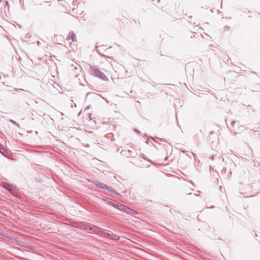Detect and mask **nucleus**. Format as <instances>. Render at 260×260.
<instances>
[{
    "label": "nucleus",
    "mask_w": 260,
    "mask_h": 260,
    "mask_svg": "<svg viewBox=\"0 0 260 260\" xmlns=\"http://www.w3.org/2000/svg\"><path fill=\"white\" fill-rule=\"evenodd\" d=\"M164 142L163 145H166V144H165L166 143H165V142ZM168 143V142H167V143Z\"/></svg>",
    "instance_id": "b1692460"
},
{
    "label": "nucleus",
    "mask_w": 260,
    "mask_h": 260,
    "mask_svg": "<svg viewBox=\"0 0 260 260\" xmlns=\"http://www.w3.org/2000/svg\"><path fill=\"white\" fill-rule=\"evenodd\" d=\"M109 199L108 198H102V201L107 204V202L109 201Z\"/></svg>",
    "instance_id": "2eb2a0df"
},
{
    "label": "nucleus",
    "mask_w": 260,
    "mask_h": 260,
    "mask_svg": "<svg viewBox=\"0 0 260 260\" xmlns=\"http://www.w3.org/2000/svg\"><path fill=\"white\" fill-rule=\"evenodd\" d=\"M4 187L6 188L9 192L12 194H15L17 192V188L14 186L12 184H11L8 182L4 183Z\"/></svg>",
    "instance_id": "20e7f679"
},
{
    "label": "nucleus",
    "mask_w": 260,
    "mask_h": 260,
    "mask_svg": "<svg viewBox=\"0 0 260 260\" xmlns=\"http://www.w3.org/2000/svg\"><path fill=\"white\" fill-rule=\"evenodd\" d=\"M89 72L90 75L98 77L103 81H107L108 80L106 75L95 66L92 67L90 66Z\"/></svg>",
    "instance_id": "f03ea898"
},
{
    "label": "nucleus",
    "mask_w": 260,
    "mask_h": 260,
    "mask_svg": "<svg viewBox=\"0 0 260 260\" xmlns=\"http://www.w3.org/2000/svg\"><path fill=\"white\" fill-rule=\"evenodd\" d=\"M68 38L69 40H71L72 42H74L76 40V35L73 31H70L68 35Z\"/></svg>",
    "instance_id": "6e6552de"
},
{
    "label": "nucleus",
    "mask_w": 260,
    "mask_h": 260,
    "mask_svg": "<svg viewBox=\"0 0 260 260\" xmlns=\"http://www.w3.org/2000/svg\"><path fill=\"white\" fill-rule=\"evenodd\" d=\"M211 157H212V159H213V158H214V155H212V156H211Z\"/></svg>",
    "instance_id": "c85d7f7f"
},
{
    "label": "nucleus",
    "mask_w": 260,
    "mask_h": 260,
    "mask_svg": "<svg viewBox=\"0 0 260 260\" xmlns=\"http://www.w3.org/2000/svg\"><path fill=\"white\" fill-rule=\"evenodd\" d=\"M149 138L150 139H152L153 141H154L155 142H156L157 143H160V142H164L165 143H167V141H165V140L161 139V138H159L156 137H152L151 136H149Z\"/></svg>",
    "instance_id": "1a4fd4ad"
},
{
    "label": "nucleus",
    "mask_w": 260,
    "mask_h": 260,
    "mask_svg": "<svg viewBox=\"0 0 260 260\" xmlns=\"http://www.w3.org/2000/svg\"><path fill=\"white\" fill-rule=\"evenodd\" d=\"M133 130H134V131L136 132L137 134H140V131L139 129L136 128H134Z\"/></svg>",
    "instance_id": "dca6fc26"
},
{
    "label": "nucleus",
    "mask_w": 260,
    "mask_h": 260,
    "mask_svg": "<svg viewBox=\"0 0 260 260\" xmlns=\"http://www.w3.org/2000/svg\"><path fill=\"white\" fill-rule=\"evenodd\" d=\"M146 144H148V140L146 141Z\"/></svg>",
    "instance_id": "cd10ccee"
},
{
    "label": "nucleus",
    "mask_w": 260,
    "mask_h": 260,
    "mask_svg": "<svg viewBox=\"0 0 260 260\" xmlns=\"http://www.w3.org/2000/svg\"><path fill=\"white\" fill-rule=\"evenodd\" d=\"M119 210L123 211L127 213V212H128V210H129V208L120 203Z\"/></svg>",
    "instance_id": "0eeeda50"
},
{
    "label": "nucleus",
    "mask_w": 260,
    "mask_h": 260,
    "mask_svg": "<svg viewBox=\"0 0 260 260\" xmlns=\"http://www.w3.org/2000/svg\"><path fill=\"white\" fill-rule=\"evenodd\" d=\"M127 213L132 215H135L137 214V212L134 210V209L129 208V210H128V212H127Z\"/></svg>",
    "instance_id": "ddd939ff"
},
{
    "label": "nucleus",
    "mask_w": 260,
    "mask_h": 260,
    "mask_svg": "<svg viewBox=\"0 0 260 260\" xmlns=\"http://www.w3.org/2000/svg\"><path fill=\"white\" fill-rule=\"evenodd\" d=\"M107 231H108L107 230L105 231H101L100 234L102 235L106 238H110L111 240L115 241H118L120 239V237L118 235H117L113 233L111 234L108 233Z\"/></svg>",
    "instance_id": "7ed1b4c3"
},
{
    "label": "nucleus",
    "mask_w": 260,
    "mask_h": 260,
    "mask_svg": "<svg viewBox=\"0 0 260 260\" xmlns=\"http://www.w3.org/2000/svg\"><path fill=\"white\" fill-rule=\"evenodd\" d=\"M90 116H91V114H90V115H89L88 117H89V118L90 119H91V117H90Z\"/></svg>",
    "instance_id": "5701e85b"
},
{
    "label": "nucleus",
    "mask_w": 260,
    "mask_h": 260,
    "mask_svg": "<svg viewBox=\"0 0 260 260\" xmlns=\"http://www.w3.org/2000/svg\"><path fill=\"white\" fill-rule=\"evenodd\" d=\"M107 190L110 192L114 193L115 195L118 196L119 197H122L115 189L111 186H108Z\"/></svg>",
    "instance_id": "9d476101"
},
{
    "label": "nucleus",
    "mask_w": 260,
    "mask_h": 260,
    "mask_svg": "<svg viewBox=\"0 0 260 260\" xmlns=\"http://www.w3.org/2000/svg\"><path fill=\"white\" fill-rule=\"evenodd\" d=\"M219 190H220L221 191L223 192V191H222V186H219Z\"/></svg>",
    "instance_id": "aec40b11"
},
{
    "label": "nucleus",
    "mask_w": 260,
    "mask_h": 260,
    "mask_svg": "<svg viewBox=\"0 0 260 260\" xmlns=\"http://www.w3.org/2000/svg\"><path fill=\"white\" fill-rule=\"evenodd\" d=\"M20 243H19V244H18L19 245H21V243H22V241H20Z\"/></svg>",
    "instance_id": "393cba45"
},
{
    "label": "nucleus",
    "mask_w": 260,
    "mask_h": 260,
    "mask_svg": "<svg viewBox=\"0 0 260 260\" xmlns=\"http://www.w3.org/2000/svg\"><path fill=\"white\" fill-rule=\"evenodd\" d=\"M9 121L11 122L12 123L14 124V125H17L18 127H20L19 124L13 119H9Z\"/></svg>",
    "instance_id": "4468645a"
},
{
    "label": "nucleus",
    "mask_w": 260,
    "mask_h": 260,
    "mask_svg": "<svg viewBox=\"0 0 260 260\" xmlns=\"http://www.w3.org/2000/svg\"><path fill=\"white\" fill-rule=\"evenodd\" d=\"M20 243H19V244H18L19 245H21V243H22V241H20Z\"/></svg>",
    "instance_id": "a878e982"
},
{
    "label": "nucleus",
    "mask_w": 260,
    "mask_h": 260,
    "mask_svg": "<svg viewBox=\"0 0 260 260\" xmlns=\"http://www.w3.org/2000/svg\"><path fill=\"white\" fill-rule=\"evenodd\" d=\"M89 107H90V106H87V107L85 108V110H86V109H89Z\"/></svg>",
    "instance_id": "4be33fe9"
},
{
    "label": "nucleus",
    "mask_w": 260,
    "mask_h": 260,
    "mask_svg": "<svg viewBox=\"0 0 260 260\" xmlns=\"http://www.w3.org/2000/svg\"><path fill=\"white\" fill-rule=\"evenodd\" d=\"M111 48H112V46H110L108 48H107V49L105 50V51L107 53H109L108 50Z\"/></svg>",
    "instance_id": "a211bd4d"
},
{
    "label": "nucleus",
    "mask_w": 260,
    "mask_h": 260,
    "mask_svg": "<svg viewBox=\"0 0 260 260\" xmlns=\"http://www.w3.org/2000/svg\"><path fill=\"white\" fill-rule=\"evenodd\" d=\"M93 183L96 187H98L99 188H102V189H107V188L108 186V185H107L103 183H102L100 181H94L93 182Z\"/></svg>",
    "instance_id": "39448f33"
},
{
    "label": "nucleus",
    "mask_w": 260,
    "mask_h": 260,
    "mask_svg": "<svg viewBox=\"0 0 260 260\" xmlns=\"http://www.w3.org/2000/svg\"><path fill=\"white\" fill-rule=\"evenodd\" d=\"M5 151H6V149H5L4 147L3 146V145L2 144L0 143V152L1 153H2L4 156H6V155L4 154Z\"/></svg>",
    "instance_id": "f8f14e48"
},
{
    "label": "nucleus",
    "mask_w": 260,
    "mask_h": 260,
    "mask_svg": "<svg viewBox=\"0 0 260 260\" xmlns=\"http://www.w3.org/2000/svg\"><path fill=\"white\" fill-rule=\"evenodd\" d=\"M104 46H105L104 45H102V46H98V47H96V51L97 52V53L101 56H103V57H108L107 56L104 55V54H102L101 53V51H100V49H99V48H102V47H103ZM108 58H109L108 57Z\"/></svg>",
    "instance_id": "9b49d317"
},
{
    "label": "nucleus",
    "mask_w": 260,
    "mask_h": 260,
    "mask_svg": "<svg viewBox=\"0 0 260 260\" xmlns=\"http://www.w3.org/2000/svg\"><path fill=\"white\" fill-rule=\"evenodd\" d=\"M20 243H19V244H18L19 245H21V243H22V241H20Z\"/></svg>",
    "instance_id": "bb28decb"
},
{
    "label": "nucleus",
    "mask_w": 260,
    "mask_h": 260,
    "mask_svg": "<svg viewBox=\"0 0 260 260\" xmlns=\"http://www.w3.org/2000/svg\"><path fill=\"white\" fill-rule=\"evenodd\" d=\"M74 227L80 229L82 230L89 231V233L96 234H100L101 231H107L106 229L96 226H91L88 224L83 223H76Z\"/></svg>",
    "instance_id": "f257e3e1"
},
{
    "label": "nucleus",
    "mask_w": 260,
    "mask_h": 260,
    "mask_svg": "<svg viewBox=\"0 0 260 260\" xmlns=\"http://www.w3.org/2000/svg\"><path fill=\"white\" fill-rule=\"evenodd\" d=\"M235 123H236V121L235 120H232V122H231V125L234 126Z\"/></svg>",
    "instance_id": "f3484780"
},
{
    "label": "nucleus",
    "mask_w": 260,
    "mask_h": 260,
    "mask_svg": "<svg viewBox=\"0 0 260 260\" xmlns=\"http://www.w3.org/2000/svg\"><path fill=\"white\" fill-rule=\"evenodd\" d=\"M225 29L226 30H229L230 29V27L228 26H227L226 27H225Z\"/></svg>",
    "instance_id": "6ab92c4d"
},
{
    "label": "nucleus",
    "mask_w": 260,
    "mask_h": 260,
    "mask_svg": "<svg viewBox=\"0 0 260 260\" xmlns=\"http://www.w3.org/2000/svg\"><path fill=\"white\" fill-rule=\"evenodd\" d=\"M107 204L119 210L120 203H118V202H116L115 203H113L111 201H108L107 202Z\"/></svg>",
    "instance_id": "423d86ee"
},
{
    "label": "nucleus",
    "mask_w": 260,
    "mask_h": 260,
    "mask_svg": "<svg viewBox=\"0 0 260 260\" xmlns=\"http://www.w3.org/2000/svg\"><path fill=\"white\" fill-rule=\"evenodd\" d=\"M214 132H213V131H210V132H209V135H211V134H214Z\"/></svg>",
    "instance_id": "412c9836"
}]
</instances>
